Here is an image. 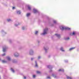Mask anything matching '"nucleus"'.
<instances>
[{
	"mask_svg": "<svg viewBox=\"0 0 79 79\" xmlns=\"http://www.w3.org/2000/svg\"><path fill=\"white\" fill-rule=\"evenodd\" d=\"M60 29L62 31H63V30H64V29H65V30H68L69 31V30L71 29V28H69L67 27H64L61 26H60Z\"/></svg>",
	"mask_w": 79,
	"mask_h": 79,
	"instance_id": "nucleus-1",
	"label": "nucleus"
},
{
	"mask_svg": "<svg viewBox=\"0 0 79 79\" xmlns=\"http://www.w3.org/2000/svg\"><path fill=\"white\" fill-rule=\"evenodd\" d=\"M47 31H48V28H46L44 29L43 32L41 33V35H45V34H47Z\"/></svg>",
	"mask_w": 79,
	"mask_h": 79,
	"instance_id": "nucleus-2",
	"label": "nucleus"
},
{
	"mask_svg": "<svg viewBox=\"0 0 79 79\" xmlns=\"http://www.w3.org/2000/svg\"><path fill=\"white\" fill-rule=\"evenodd\" d=\"M33 11L34 13H39V12L38 11V10H37L36 9H34L33 10Z\"/></svg>",
	"mask_w": 79,
	"mask_h": 79,
	"instance_id": "nucleus-3",
	"label": "nucleus"
},
{
	"mask_svg": "<svg viewBox=\"0 0 79 79\" xmlns=\"http://www.w3.org/2000/svg\"><path fill=\"white\" fill-rule=\"evenodd\" d=\"M8 48V47L6 46H5L3 48V52H6V49Z\"/></svg>",
	"mask_w": 79,
	"mask_h": 79,
	"instance_id": "nucleus-4",
	"label": "nucleus"
},
{
	"mask_svg": "<svg viewBox=\"0 0 79 79\" xmlns=\"http://www.w3.org/2000/svg\"><path fill=\"white\" fill-rule=\"evenodd\" d=\"M29 53L30 55H33L34 53V52L33 51V50L31 49L29 51Z\"/></svg>",
	"mask_w": 79,
	"mask_h": 79,
	"instance_id": "nucleus-5",
	"label": "nucleus"
},
{
	"mask_svg": "<svg viewBox=\"0 0 79 79\" xmlns=\"http://www.w3.org/2000/svg\"><path fill=\"white\" fill-rule=\"evenodd\" d=\"M19 53L18 52H15V54H14V56H15L16 57H18V56H19Z\"/></svg>",
	"mask_w": 79,
	"mask_h": 79,
	"instance_id": "nucleus-6",
	"label": "nucleus"
},
{
	"mask_svg": "<svg viewBox=\"0 0 79 79\" xmlns=\"http://www.w3.org/2000/svg\"><path fill=\"white\" fill-rule=\"evenodd\" d=\"M20 24V23L18 22H16L15 23V26H18Z\"/></svg>",
	"mask_w": 79,
	"mask_h": 79,
	"instance_id": "nucleus-7",
	"label": "nucleus"
},
{
	"mask_svg": "<svg viewBox=\"0 0 79 79\" xmlns=\"http://www.w3.org/2000/svg\"><path fill=\"white\" fill-rule=\"evenodd\" d=\"M27 6L28 8V9L29 10H31V6L30 5H27Z\"/></svg>",
	"mask_w": 79,
	"mask_h": 79,
	"instance_id": "nucleus-8",
	"label": "nucleus"
},
{
	"mask_svg": "<svg viewBox=\"0 0 79 79\" xmlns=\"http://www.w3.org/2000/svg\"><path fill=\"white\" fill-rule=\"evenodd\" d=\"M55 35H56V36H57V37H58V38H60V34H56Z\"/></svg>",
	"mask_w": 79,
	"mask_h": 79,
	"instance_id": "nucleus-9",
	"label": "nucleus"
},
{
	"mask_svg": "<svg viewBox=\"0 0 79 79\" xmlns=\"http://www.w3.org/2000/svg\"><path fill=\"white\" fill-rule=\"evenodd\" d=\"M1 33H2V34H6V32H5L4 30H2L1 31Z\"/></svg>",
	"mask_w": 79,
	"mask_h": 79,
	"instance_id": "nucleus-10",
	"label": "nucleus"
},
{
	"mask_svg": "<svg viewBox=\"0 0 79 79\" xmlns=\"http://www.w3.org/2000/svg\"><path fill=\"white\" fill-rule=\"evenodd\" d=\"M44 50H45L46 52V51L47 50H48V48L47 47H44Z\"/></svg>",
	"mask_w": 79,
	"mask_h": 79,
	"instance_id": "nucleus-11",
	"label": "nucleus"
},
{
	"mask_svg": "<svg viewBox=\"0 0 79 79\" xmlns=\"http://www.w3.org/2000/svg\"><path fill=\"white\" fill-rule=\"evenodd\" d=\"M67 79H72L73 78L71 76H67Z\"/></svg>",
	"mask_w": 79,
	"mask_h": 79,
	"instance_id": "nucleus-12",
	"label": "nucleus"
},
{
	"mask_svg": "<svg viewBox=\"0 0 79 79\" xmlns=\"http://www.w3.org/2000/svg\"><path fill=\"white\" fill-rule=\"evenodd\" d=\"M35 67H38V65H37V61L36 60L35 61Z\"/></svg>",
	"mask_w": 79,
	"mask_h": 79,
	"instance_id": "nucleus-13",
	"label": "nucleus"
},
{
	"mask_svg": "<svg viewBox=\"0 0 79 79\" xmlns=\"http://www.w3.org/2000/svg\"><path fill=\"white\" fill-rule=\"evenodd\" d=\"M7 21L8 22H11V21H13V20L10 19H7Z\"/></svg>",
	"mask_w": 79,
	"mask_h": 79,
	"instance_id": "nucleus-14",
	"label": "nucleus"
},
{
	"mask_svg": "<svg viewBox=\"0 0 79 79\" xmlns=\"http://www.w3.org/2000/svg\"><path fill=\"white\" fill-rule=\"evenodd\" d=\"M6 58L8 61H10L11 60V58L9 56L7 57Z\"/></svg>",
	"mask_w": 79,
	"mask_h": 79,
	"instance_id": "nucleus-15",
	"label": "nucleus"
},
{
	"mask_svg": "<svg viewBox=\"0 0 79 79\" xmlns=\"http://www.w3.org/2000/svg\"><path fill=\"white\" fill-rule=\"evenodd\" d=\"M58 71L61 72H64V69H60L58 70Z\"/></svg>",
	"mask_w": 79,
	"mask_h": 79,
	"instance_id": "nucleus-16",
	"label": "nucleus"
},
{
	"mask_svg": "<svg viewBox=\"0 0 79 79\" xmlns=\"http://www.w3.org/2000/svg\"><path fill=\"white\" fill-rule=\"evenodd\" d=\"M76 34V32L74 31H73L72 34H71L70 35H74Z\"/></svg>",
	"mask_w": 79,
	"mask_h": 79,
	"instance_id": "nucleus-17",
	"label": "nucleus"
},
{
	"mask_svg": "<svg viewBox=\"0 0 79 79\" xmlns=\"http://www.w3.org/2000/svg\"><path fill=\"white\" fill-rule=\"evenodd\" d=\"M31 15V13H28L27 14V17H29V16H30Z\"/></svg>",
	"mask_w": 79,
	"mask_h": 79,
	"instance_id": "nucleus-18",
	"label": "nucleus"
},
{
	"mask_svg": "<svg viewBox=\"0 0 79 79\" xmlns=\"http://www.w3.org/2000/svg\"><path fill=\"white\" fill-rule=\"evenodd\" d=\"M48 68H49V69H51L52 68V66L51 65H48Z\"/></svg>",
	"mask_w": 79,
	"mask_h": 79,
	"instance_id": "nucleus-19",
	"label": "nucleus"
},
{
	"mask_svg": "<svg viewBox=\"0 0 79 79\" xmlns=\"http://www.w3.org/2000/svg\"><path fill=\"white\" fill-rule=\"evenodd\" d=\"M17 13L18 15H20V14H21V11L20 10H18L17 11Z\"/></svg>",
	"mask_w": 79,
	"mask_h": 79,
	"instance_id": "nucleus-20",
	"label": "nucleus"
},
{
	"mask_svg": "<svg viewBox=\"0 0 79 79\" xmlns=\"http://www.w3.org/2000/svg\"><path fill=\"white\" fill-rule=\"evenodd\" d=\"M60 50H61L62 52H64V50H63V47H61L60 48Z\"/></svg>",
	"mask_w": 79,
	"mask_h": 79,
	"instance_id": "nucleus-21",
	"label": "nucleus"
},
{
	"mask_svg": "<svg viewBox=\"0 0 79 79\" xmlns=\"http://www.w3.org/2000/svg\"><path fill=\"white\" fill-rule=\"evenodd\" d=\"M74 48H72L69 49V51H71L73 50V49H74Z\"/></svg>",
	"mask_w": 79,
	"mask_h": 79,
	"instance_id": "nucleus-22",
	"label": "nucleus"
},
{
	"mask_svg": "<svg viewBox=\"0 0 79 79\" xmlns=\"http://www.w3.org/2000/svg\"><path fill=\"white\" fill-rule=\"evenodd\" d=\"M52 76L54 77V78H56V76L55 74H52Z\"/></svg>",
	"mask_w": 79,
	"mask_h": 79,
	"instance_id": "nucleus-23",
	"label": "nucleus"
},
{
	"mask_svg": "<svg viewBox=\"0 0 79 79\" xmlns=\"http://www.w3.org/2000/svg\"><path fill=\"white\" fill-rule=\"evenodd\" d=\"M53 23L55 24H56V23H57V22H56V20H53Z\"/></svg>",
	"mask_w": 79,
	"mask_h": 79,
	"instance_id": "nucleus-24",
	"label": "nucleus"
},
{
	"mask_svg": "<svg viewBox=\"0 0 79 79\" xmlns=\"http://www.w3.org/2000/svg\"><path fill=\"white\" fill-rule=\"evenodd\" d=\"M65 40H69V37H67L64 38Z\"/></svg>",
	"mask_w": 79,
	"mask_h": 79,
	"instance_id": "nucleus-25",
	"label": "nucleus"
},
{
	"mask_svg": "<svg viewBox=\"0 0 79 79\" xmlns=\"http://www.w3.org/2000/svg\"><path fill=\"white\" fill-rule=\"evenodd\" d=\"M2 63H6L7 62V61L5 60H2Z\"/></svg>",
	"mask_w": 79,
	"mask_h": 79,
	"instance_id": "nucleus-26",
	"label": "nucleus"
},
{
	"mask_svg": "<svg viewBox=\"0 0 79 79\" xmlns=\"http://www.w3.org/2000/svg\"><path fill=\"white\" fill-rule=\"evenodd\" d=\"M26 28L25 27H23L22 28V30H24V29H25V28Z\"/></svg>",
	"mask_w": 79,
	"mask_h": 79,
	"instance_id": "nucleus-27",
	"label": "nucleus"
},
{
	"mask_svg": "<svg viewBox=\"0 0 79 79\" xmlns=\"http://www.w3.org/2000/svg\"><path fill=\"white\" fill-rule=\"evenodd\" d=\"M38 33H39V31H36L35 32V34L37 35Z\"/></svg>",
	"mask_w": 79,
	"mask_h": 79,
	"instance_id": "nucleus-28",
	"label": "nucleus"
},
{
	"mask_svg": "<svg viewBox=\"0 0 79 79\" xmlns=\"http://www.w3.org/2000/svg\"><path fill=\"white\" fill-rule=\"evenodd\" d=\"M64 62L65 63H68V60H64Z\"/></svg>",
	"mask_w": 79,
	"mask_h": 79,
	"instance_id": "nucleus-29",
	"label": "nucleus"
},
{
	"mask_svg": "<svg viewBox=\"0 0 79 79\" xmlns=\"http://www.w3.org/2000/svg\"><path fill=\"white\" fill-rule=\"evenodd\" d=\"M12 62H13V63H15V62H16V60L14 59L12 60Z\"/></svg>",
	"mask_w": 79,
	"mask_h": 79,
	"instance_id": "nucleus-30",
	"label": "nucleus"
},
{
	"mask_svg": "<svg viewBox=\"0 0 79 79\" xmlns=\"http://www.w3.org/2000/svg\"><path fill=\"white\" fill-rule=\"evenodd\" d=\"M11 71L13 72V73H15V70H14V69H11Z\"/></svg>",
	"mask_w": 79,
	"mask_h": 79,
	"instance_id": "nucleus-31",
	"label": "nucleus"
},
{
	"mask_svg": "<svg viewBox=\"0 0 79 79\" xmlns=\"http://www.w3.org/2000/svg\"><path fill=\"white\" fill-rule=\"evenodd\" d=\"M41 58V56H38V60H39V59H40Z\"/></svg>",
	"mask_w": 79,
	"mask_h": 79,
	"instance_id": "nucleus-32",
	"label": "nucleus"
},
{
	"mask_svg": "<svg viewBox=\"0 0 79 79\" xmlns=\"http://www.w3.org/2000/svg\"><path fill=\"white\" fill-rule=\"evenodd\" d=\"M37 73V74H40V72L39 71H38L36 72Z\"/></svg>",
	"mask_w": 79,
	"mask_h": 79,
	"instance_id": "nucleus-33",
	"label": "nucleus"
},
{
	"mask_svg": "<svg viewBox=\"0 0 79 79\" xmlns=\"http://www.w3.org/2000/svg\"><path fill=\"white\" fill-rule=\"evenodd\" d=\"M5 53L2 55V56H5Z\"/></svg>",
	"mask_w": 79,
	"mask_h": 79,
	"instance_id": "nucleus-34",
	"label": "nucleus"
},
{
	"mask_svg": "<svg viewBox=\"0 0 79 79\" xmlns=\"http://www.w3.org/2000/svg\"><path fill=\"white\" fill-rule=\"evenodd\" d=\"M34 58H31V61H32L34 60Z\"/></svg>",
	"mask_w": 79,
	"mask_h": 79,
	"instance_id": "nucleus-35",
	"label": "nucleus"
},
{
	"mask_svg": "<svg viewBox=\"0 0 79 79\" xmlns=\"http://www.w3.org/2000/svg\"><path fill=\"white\" fill-rule=\"evenodd\" d=\"M47 79H50V77H47Z\"/></svg>",
	"mask_w": 79,
	"mask_h": 79,
	"instance_id": "nucleus-36",
	"label": "nucleus"
},
{
	"mask_svg": "<svg viewBox=\"0 0 79 79\" xmlns=\"http://www.w3.org/2000/svg\"><path fill=\"white\" fill-rule=\"evenodd\" d=\"M35 75H34L33 76V78H35Z\"/></svg>",
	"mask_w": 79,
	"mask_h": 79,
	"instance_id": "nucleus-37",
	"label": "nucleus"
},
{
	"mask_svg": "<svg viewBox=\"0 0 79 79\" xmlns=\"http://www.w3.org/2000/svg\"><path fill=\"white\" fill-rule=\"evenodd\" d=\"M15 7H12V9L13 10H15Z\"/></svg>",
	"mask_w": 79,
	"mask_h": 79,
	"instance_id": "nucleus-38",
	"label": "nucleus"
},
{
	"mask_svg": "<svg viewBox=\"0 0 79 79\" xmlns=\"http://www.w3.org/2000/svg\"><path fill=\"white\" fill-rule=\"evenodd\" d=\"M9 41V42H10V43H11V40H10Z\"/></svg>",
	"mask_w": 79,
	"mask_h": 79,
	"instance_id": "nucleus-39",
	"label": "nucleus"
},
{
	"mask_svg": "<svg viewBox=\"0 0 79 79\" xmlns=\"http://www.w3.org/2000/svg\"><path fill=\"white\" fill-rule=\"evenodd\" d=\"M24 79H26V76H24Z\"/></svg>",
	"mask_w": 79,
	"mask_h": 79,
	"instance_id": "nucleus-40",
	"label": "nucleus"
},
{
	"mask_svg": "<svg viewBox=\"0 0 79 79\" xmlns=\"http://www.w3.org/2000/svg\"><path fill=\"white\" fill-rule=\"evenodd\" d=\"M51 26H53V25H51Z\"/></svg>",
	"mask_w": 79,
	"mask_h": 79,
	"instance_id": "nucleus-41",
	"label": "nucleus"
},
{
	"mask_svg": "<svg viewBox=\"0 0 79 79\" xmlns=\"http://www.w3.org/2000/svg\"><path fill=\"white\" fill-rule=\"evenodd\" d=\"M51 71H52V70H51L49 72L50 73V72H51Z\"/></svg>",
	"mask_w": 79,
	"mask_h": 79,
	"instance_id": "nucleus-42",
	"label": "nucleus"
},
{
	"mask_svg": "<svg viewBox=\"0 0 79 79\" xmlns=\"http://www.w3.org/2000/svg\"><path fill=\"white\" fill-rule=\"evenodd\" d=\"M0 61H1V59L0 58Z\"/></svg>",
	"mask_w": 79,
	"mask_h": 79,
	"instance_id": "nucleus-43",
	"label": "nucleus"
},
{
	"mask_svg": "<svg viewBox=\"0 0 79 79\" xmlns=\"http://www.w3.org/2000/svg\"><path fill=\"white\" fill-rule=\"evenodd\" d=\"M0 79H1V77H0Z\"/></svg>",
	"mask_w": 79,
	"mask_h": 79,
	"instance_id": "nucleus-44",
	"label": "nucleus"
}]
</instances>
